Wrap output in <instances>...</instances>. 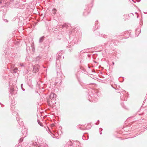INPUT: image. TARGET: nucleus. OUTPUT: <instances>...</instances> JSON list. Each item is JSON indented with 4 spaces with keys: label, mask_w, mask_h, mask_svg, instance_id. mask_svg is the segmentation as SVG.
<instances>
[{
    "label": "nucleus",
    "mask_w": 147,
    "mask_h": 147,
    "mask_svg": "<svg viewBox=\"0 0 147 147\" xmlns=\"http://www.w3.org/2000/svg\"><path fill=\"white\" fill-rule=\"evenodd\" d=\"M88 99L90 101L96 102L98 101V97L100 95V93L97 90L90 89L89 90Z\"/></svg>",
    "instance_id": "nucleus-1"
},
{
    "label": "nucleus",
    "mask_w": 147,
    "mask_h": 147,
    "mask_svg": "<svg viewBox=\"0 0 147 147\" xmlns=\"http://www.w3.org/2000/svg\"><path fill=\"white\" fill-rule=\"evenodd\" d=\"M13 106H12V107H11V108H12V107H13Z\"/></svg>",
    "instance_id": "nucleus-37"
},
{
    "label": "nucleus",
    "mask_w": 147,
    "mask_h": 147,
    "mask_svg": "<svg viewBox=\"0 0 147 147\" xmlns=\"http://www.w3.org/2000/svg\"><path fill=\"white\" fill-rule=\"evenodd\" d=\"M2 0H0V4H1L2 3Z\"/></svg>",
    "instance_id": "nucleus-28"
},
{
    "label": "nucleus",
    "mask_w": 147,
    "mask_h": 147,
    "mask_svg": "<svg viewBox=\"0 0 147 147\" xmlns=\"http://www.w3.org/2000/svg\"><path fill=\"white\" fill-rule=\"evenodd\" d=\"M40 144H42V146H40L41 147H48V146L46 143H44L43 142L42 143H40Z\"/></svg>",
    "instance_id": "nucleus-14"
},
{
    "label": "nucleus",
    "mask_w": 147,
    "mask_h": 147,
    "mask_svg": "<svg viewBox=\"0 0 147 147\" xmlns=\"http://www.w3.org/2000/svg\"><path fill=\"white\" fill-rule=\"evenodd\" d=\"M14 90L13 88H11L10 89V90H9V92L11 94H14Z\"/></svg>",
    "instance_id": "nucleus-15"
},
{
    "label": "nucleus",
    "mask_w": 147,
    "mask_h": 147,
    "mask_svg": "<svg viewBox=\"0 0 147 147\" xmlns=\"http://www.w3.org/2000/svg\"><path fill=\"white\" fill-rule=\"evenodd\" d=\"M98 24V22L97 21H96L95 22V24L96 25V26H95V28H93V30H95V28H96H96L97 29L98 28V26H97V25H96V24Z\"/></svg>",
    "instance_id": "nucleus-17"
},
{
    "label": "nucleus",
    "mask_w": 147,
    "mask_h": 147,
    "mask_svg": "<svg viewBox=\"0 0 147 147\" xmlns=\"http://www.w3.org/2000/svg\"><path fill=\"white\" fill-rule=\"evenodd\" d=\"M22 138H21L20 140V142H21L23 141V139L24 138L26 137V134H27V130L26 128H24L23 129L22 131Z\"/></svg>",
    "instance_id": "nucleus-3"
},
{
    "label": "nucleus",
    "mask_w": 147,
    "mask_h": 147,
    "mask_svg": "<svg viewBox=\"0 0 147 147\" xmlns=\"http://www.w3.org/2000/svg\"><path fill=\"white\" fill-rule=\"evenodd\" d=\"M100 130H101V131H100V134H102V132H101V131H102V128H100V129H99Z\"/></svg>",
    "instance_id": "nucleus-25"
},
{
    "label": "nucleus",
    "mask_w": 147,
    "mask_h": 147,
    "mask_svg": "<svg viewBox=\"0 0 147 147\" xmlns=\"http://www.w3.org/2000/svg\"><path fill=\"white\" fill-rule=\"evenodd\" d=\"M135 13H137L136 12H135Z\"/></svg>",
    "instance_id": "nucleus-42"
},
{
    "label": "nucleus",
    "mask_w": 147,
    "mask_h": 147,
    "mask_svg": "<svg viewBox=\"0 0 147 147\" xmlns=\"http://www.w3.org/2000/svg\"><path fill=\"white\" fill-rule=\"evenodd\" d=\"M39 66L38 64L35 65L33 67V72L35 73L37 72L39 70Z\"/></svg>",
    "instance_id": "nucleus-5"
},
{
    "label": "nucleus",
    "mask_w": 147,
    "mask_h": 147,
    "mask_svg": "<svg viewBox=\"0 0 147 147\" xmlns=\"http://www.w3.org/2000/svg\"><path fill=\"white\" fill-rule=\"evenodd\" d=\"M15 6L16 7L19 8L20 6V3L19 1H16L15 3Z\"/></svg>",
    "instance_id": "nucleus-11"
},
{
    "label": "nucleus",
    "mask_w": 147,
    "mask_h": 147,
    "mask_svg": "<svg viewBox=\"0 0 147 147\" xmlns=\"http://www.w3.org/2000/svg\"><path fill=\"white\" fill-rule=\"evenodd\" d=\"M15 113H17V112H15Z\"/></svg>",
    "instance_id": "nucleus-39"
},
{
    "label": "nucleus",
    "mask_w": 147,
    "mask_h": 147,
    "mask_svg": "<svg viewBox=\"0 0 147 147\" xmlns=\"http://www.w3.org/2000/svg\"><path fill=\"white\" fill-rule=\"evenodd\" d=\"M88 52L86 50L84 49V50H82L80 52L81 53H87Z\"/></svg>",
    "instance_id": "nucleus-19"
},
{
    "label": "nucleus",
    "mask_w": 147,
    "mask_h": 147,
    "mask_svg": "<svg viewBox=\"0 0 147 147\" xmlns=\"http://www.w3.org/2000/svg\"><path fill=\"white\" fill-rule=\"evenodd\" d=\"M14 112H13V114H14Z\"/></svg>",
    "instance_id": "nucleus-40"
},
{
    "label": "nucleus",
    "mask_w": 147,
    "mask_h": 147,
    "mask_svg": "<svg viewBox=\"0 0 147 147\" xmlns=\"http://www.w3.org/2000/svg\"><path fill=\"white\" fill-rule=\"evenodd\" d=\"M38 122V124L41 126H43V124L39 121V120H37Z\"/></svg>",
    "instance_id": "nucleus-20"
},
{
    "label": "nucleus",
    "mask_w": 147,
    "mask_h": 147,
    "mask_svg": "<svg viewBox=\"0 0 147 147\" xmlns=\"http://www.w3.org/2000/svg\"><path fill=\"white\" fill-rule=\"evenodd\" d=\"M51 125H52V126H54V124H52Z\"/></svg>",
    "instance_id": "nucleus-31"
},
{
    "label": "nucleus",
    "mask_w": 147,
    "mask_h": 147,
    "mask_svg": "<svg viewBox=\"0 0 147 147\" xmlns=\"http://www.w3.org/2000/svg\"><path fill=\"white\" fill-rule=\"evenodd\" d=\"M121 94V95L120 98L121 99V100H122L123 101L126 100V95L124 94V95L125 96H123V95L121 94Z\"/></svg>",
    "instance_id": "nucleus-8"
},
{
    "label": "nucleus",
    "mask_w": 147,
    "mask_h": 147,
    "mask_svg": "<svg viewBox=\"0 0 147 147\" xmlns=\"http://www.w3.org/2000/svg\"><path fill=\"white\" fill-rule=\"evenodd\" d=\"M32 145L34 146H36L38 147H40L41 146H42V144H40V143L39 142H38V143H37L36 142H34L32 143Z\"/></svg>",
    "instance_id": "nucleus-10"
},
{
    "label": "nucleus",
    "mask_w": 147,
    "mask_h": 147,
    "mask_svg": "<svg viewBox=\"0 0 147 147\" xmlns=\"http://www.w3.org/2000/svg\"><path fill=\"white\" fill-rule=\"evenodd\" d=\"M132 1H133V2L134 3H136V2H135V1H134L133 0H132Z\"/></svg>",
    "instance_id": "nucleus-36"
},
{
    "label": "nucleus",
    "mask_w": 147,
    "mask_h": 147,
    "mask_svg": "<svg viewBox=\"0 0 147 147\" xmlns=\"http://www.w3.org/2000/svg\"><path fill=\"white\" fill-rule=\"evenodd\" d=\"M98 124H99V123H98V124H97V123H95V124H96V125H98Z\"/></svg>",
    "instance_id": "nucleus-33"
},
{
    "label": "nucleus",
    "mask_w": 147,
    "mask_h": 147,
    "mask_svg": "<svg viewBox=\"0 0 147 147\" xmlns=\"http://www.w3.org/2000/svg\"><path fill=\"white\" fill-rule=\"evenodd\" d=\"M48 129L50 133L51 134H52L51 136L52 137H53V138H57V137H58V136L59 134L57 132H54V133H52L51 132V131H50V129L49 128Z\"/></svg>",
    "instance_id": "nucleus-6"
},
{
    "label": "nucleus",
    "mask_w": 147,
    "mask_h": 147,
    "mask_svg": "<svg viewBox=\"0 0 147 147\" xmlns=\"http://www.w3.org/2000/svg\"><path fill=\"white\" fill-rule=\"evenodd\" d=\"M42 140V139H40L39 140H40L41 141V142H42V141H41V140Z\"/></svg>",
    "instance_id": "nucleus-32"
},
{
    "label": "nucleus",
    "mask_w": 147,
    "mask_h": 147,
    "mask_svg": "<svg viewBox=\"0 0 147 147\" xmlns=\"http://www.w3.org/2000/svg\"><path fill=\"white\" fill-rule=\"evenodd\" d=\"M26 50L27 52L28 50L31 51L32 50V51H34V46L32 45H31L30 47H27L26 48Z\"/></svg>",
    "instance_id": "nucleus-7"
},
{
    "label": "nucleus",
    "mask_w": 147,
    "mask_h": 147,
    "mask_svg": "<svg viewBox=\"0 0 147 147\" xmlns=\"http://www.w3.org/2000/svg\"><path fill=\"white\" fill-rule=\"evenodd\" d=\"M72 144L73 143L71 141H69L67 143L66 146L67 147H72Z\"/></svg>",
    "instance_id": "nucleus-9"
},
{
    "label": "nucleus",
    "mask_w": 147,
    "mask_h": 147,
    "mask_svg": "<svg viewBox=\"0 0 147 147\" xmlns=\"http://www.w3.org/2000/svg\"><path fill=\"white\" fill-rule=\"evenodd\" d=\"M56 95L54 93H51V94L49 96V98H47V103L49 106H51V103H52L53 104L56 103L55 102L56 100Z\"/></svg>",
    "instance_id": "nucleus-2"
},
{
    "label": "nucleus",
    "mask_w": 147,
    "mask_h": 147,
    "mask_svg": "<svg viewBox=\"0 0 147 147\" xmlns=\"http://www.w3.org/2000/svg\"><path fill=\"white\" fill-rule=\"evenodd\" d=\"M76 78L78 79V77L77 76V74H76Z\"/></svg>",
    "instance_id": "nucleus-30"
},
{
    "label": "nucleus",
    "mask_w": 147,
    "mask_h": 147,
    "mask_svg": "<svg viewBox=\"0 0 147 147\" xmlns=\"http://www.w3.org/2000/svg\"><path fill=\"white\" fill-rule=\"evenodd\" d=\"M69 50H70V51H71V49H69Z\"/></svg>",
    "instance_id": "nucleus-41"
},
{
    "label": "nucleus",
    "mask_w": 147,
    "mask_h": 147,
    "mask_svg": "<svg viewBox=\"0 0 147 147\" xmlns=\"http://www.w3.org/2000/svg\"><path fill=\"white\" fill-rule=\"evenodd\" d=\"M18 69L17 67H16L13 70V72L14 73H16L17 72V70H18Z\"/></svg>",
    "instance_id": "nucleus-22"
},
{
    "label": "nucleus",
    "mask_w": 147,
    "mask_h": 147,
    "mask_svg": "<svg viewBox=\"0 0 147 147\" xmlns=\"http://www.w3.org/2000/svg\"><path fill=\"white\" fill-rule=\"evenodd\" d=\"M3 20L6 22H8V21L7 19H3Z\"/></svg>",
    "instance_id": "nucleus-26"
},
{
    "label": "nucleus",
    "mask_w": 147,
    "mask_h": 147,
    "mask_svg": "<svg viewBox=\"0 0 147 147\" xmlns=\"http://www.w3.org/2000/svg\"><path fill=\"white\" fill-rule=\"evenodd\" d=\"M45 37L44 36L41 37L39 40V42L40 43L42 42L44 40Z\"/></svg>",
    "instance_id": "nucleus-12"
},
{
    "label": "nucleus",
    "mask_w": 147,
    "mask_h": 147,
    "mask_svg": "<svg viewBox=\"0 0 147 147\" xmlns=\"http://www.w3.org/2000/svg\"><path fill=\"white\" fill-rule=\"evenodd\" d=\"M23 85V84H21V87L22 89V88H23V87H22Z\"/></svg>",
    "instance_id": "nucleus-27"
},
{
    "label": "nucleus",
    "mask_w": 147,
    "mask_h": 147,
    "mask_svg": "<svg viewBox=\"0 0 147 147\" xmlns=\"http://www.w3.org/2000/svg\"><path fill=\"white\" fill-rule=\"evenodd\" d=\"M98 122H99V120H98Z\"/></svg>",
    "instance_id": "nucleus-38"
},
{
    "label": "nucleus",
    "mask_w": 147,
    "mask_h": 147,
    "mask_svg": "<svg viewBox=\"0 0 147 147\" xmlns=\"http://www.w3.org/2000/svg\"><path fill=\"white\" fill-rule=\"evenodd\" d=\"M17 121H18V122L19 123V124H20V125H22V124L23 123V122L22 121H21L20 122H18V120L17 119Z\"/></svg>",
    "instance_id": "nucleus-23"
},
{
    "label": "nucleus",
    "mask_w": 147,
    "mask_h": 147,
    "mask_svg": "<svg viewBox=\"0 0 147 147\" xmlns=\"http://www.w3.org/2000/svg\"><path fill=\"white\" fill-rule=\"evenodd\" d=\"M69 25H69L68 24H64L62 26V27L63 28H64V27H68V25Z\"/></svg>",
    "instance_id": "nucleus-18"
},
{
    "label": "nucleus",
    "mask_w": 147,
    "mask_h": 147,
    "mask_svg": "<svg viewBox=\"0 0 147 147\" xmlns=\"http://www.w3.org/2000/svg\"><path fill=\"white\" fill-rule=\"evenodd\" d=\"M57 11V9L54 8L53 9V13L54 15L55 14Z\"/></svg>",
    "instance_id": "nucleus-16"
},
{
    "label": "nucleus",
    "mask_w": 147,
    "mask_h": 147,
    "mask_svg": "<svg viewBox=\"0 0 147 147\" xmlns=\"http://www.w3.org/2000/svg\"><path fill=\"white\" fill-rule=\"evenodd\" d=\"M101 36L105 38H107V36L105 34H101Z\"/></svg>",
    "instance_id": "nucleus-21"
},
{
    "label": "nucleus",
    "mask_w": 147,
    "mask_h": 147,
    "mask_svg": "<svg viewBox=\"0 0 147 147\" xmlns=\"http://www.w3.org/2000/svg\"><path fill=\"white\" fill-rule=\"evenodd\" d=\"M22 90H23V91H24L25 90V89H24V88H22Z\"/></svg>",
    "instance_id": "nucleus-29"
},
{
    "label": "nucleus",
    "mask_w": 147,
    "mask_h": 147,
    "mask_svg": "<svg viewBox=\"0 0 147 147\" xmlns=\"http://www.w3.org/2000/svg\"><path fill=\"white\" fill-rule=\"evenodd\" d=\"M64 53L63 51H60L58 53V55L57 57V59L56 61V63H57V62H58V61H59V60L60 59V58H61V57H63V58H64V57L62 56V54L63 53Z\"/></svg>",
    "instance_id": "nucleus-4"
},
{
    "label": "nucleus",
    "mask_w": 147,
    "mask_h": 147,
    "mask_svg": "<svg viewBox=\"0 0 147 147\" xmlns=\"http://www.w3.org/2000/svg\"><path fill=\"white\" fill-rule=\"evenodd\" d=\"M20 65L21 67H24V65L23 63H20Z\"/></svg>",
    "instance_id": "nucleus-24"
},
{
    "label": "nucleus",
    "mask_w": 147,
    "mask_h": 147,
    "mask_svg": "<svg viewBox=\"0 0 147 147\" xmlns=\"http://www.w3.org/2000/svg\"><path fill=\"white\" fill-rule=\"evenodd\" d=\"M113 65H114V63L113 62Z\"/></svg>",
    "instance_id": "nucleus-34"
},
{
    "label": "nucleus",
    "mask_w": 147,
    "mask_h": 147,
    "mask_svg": "<svg viewBox=\"0 0 147 147\" xmlns=\"http://www.w3.org/2000/svg\"><path fill=\"white\" fill-rule=\"evenodd\" d=\"M130 14H132L133 16L134 15L133 14V13H131Z\"/></svg>",
    "instance_id": "nucleus-35"
},
{
    "label": "nucleus",
    "mask_w": 147,
    "mask_h": 147,
    "mask_svg": "<svg viewBox=\"0 0 147 147\" xmlns=\"http://www.w3.org/2000/svg\"><path fill=\"white\" fill-rule=\"evenodd\" d=\"M89 12L88 10H86L83 13V15L84 16H86L89 13Z\"/></svg>",
    "instance_id": "nucleus-13"
}]
</instances>
